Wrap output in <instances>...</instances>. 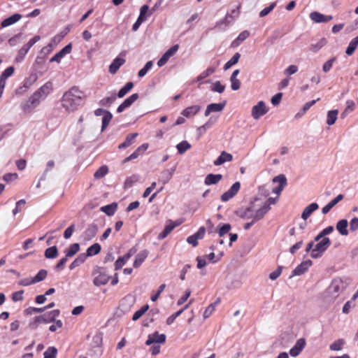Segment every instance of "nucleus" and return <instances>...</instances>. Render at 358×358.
Wrapping results in <instances>:
<instances>
[{
	"mask_svg": "<svg viewBox=\"0 0 358 358\" xmlns=\"http://www.w3.org/2000/svg\"><path fill=\"white\" fill-rule=\"evenodd\" d=\"M48 272L45 269H41L38 273L33 278L34 281L36 283L43 281L47 277Z\"/></svg>",
	"mask_w": 358,
	"mask_h": 358,
	"instance_id": "obj_53",
	"label": "nucleus"
},
{
	"mask_svg": "<svg viewBox=\"0 0 358 358\" xmlns=\"http://www.w3.org/2000/svg\"><path fill=\"white\" fill-rule=\"evenodd\" d=\"M358 229V217H353L350 222V230L355 231Z\"/></svg>",
	"mask_w": 358,
	"mask_h": 358,
	"instance_id": "obj_64",
	"label": "nucleus"
},
{
	"mask_svg": "<svg viewBox=\"0 0 358 358\" xmlns=\"http://www.w3.org/2000/svg\"><path fill=\"white\" fill-rule=\"evenodd\" d=\"M343 197L344 196L342 194L337 195L334 199L322 208V213L324 215L327 214L333 207L343 199Z\"/></svg>",
	"mask_w": 358,
	"mask_h": 358,
	"instance_id": "obj_23",
	"label": "nucleus"
},
{
	"mask_svg": "<svg viewBox=\"0 0 358 358\" xmlns=\"http://www.w3.org/2000/svg\"><path fill=\"white\" fill-rule=\"evenodd\" d=\"M108 173V168L106 165H103L99 167L94 174V177L96 179H100L103 178Z\"/></svg>",
	"mask_w": 358,
	"mask_h": 358,
	"instance_id": "obj_44",
	"label": "nucleus"
},
{
	"mask_svg": "<svg viewBox=\"0 0 358 358\" xmlns=\"http://www.w3.org/2000/svg\"><path fill=\"white\" fill-rule=\"evenodd\" d=\"M98 227L96 224L92 223L87 226L85 231L83 232V238L85 241H89L92 240L97 234Z\"/></svg>",
	"mask_w": 358,
	"mask_h": 358,
	"instance_id": "obj_19",
	"label": "nucleus"
},
{
	"mask_svg": "<svg viewBox=\"0 0 358 358\" xmlns=\"http://www.w3.org/2000/svg\"><path fill=\"white\" fill-rule=\"evenodd\" d=\"M191 148V145L187 141H182L176 145L177 150L179 154H184Z\"/></svg>",
	"mask_w": 358,
	"mask_h": 358,
	"instance_id": "obj_46",
	"label": "nucleus"
},
{
	"mask_svg": "<svg viewBox=\"0 0 358 358\" xmlns=\"http://www.w3.org/2000/svg\"><path fill=\"white\" fill-rule=\"evenodd\" d=\"M224 89H225V86L224 85H222L220 81H216L211 86V90L213 92H218L220 94L224 91Z\"/></svg>",
	"mask_w": 358,
	"mask_h": 358,
	"instance_id": "obj_59",
	"label": "nucleus"
},
{
	"mask_svg": "<svg viewBox=\"0 0 358 358\" xmlns=\"http://www.w3.org/2000/svg\"><path fill=\"white\" fill-rule=\"evenodd\" d=\"M318 208L319 206L317 203H312L309 204L304 208L303 211L302 212L301 218L303 220H306L314 211L318 209Z\"/></svg>",
	"mask_w": 358,
	"mask_h": 358,
	"instance_id": "obj_26",
	"label": "nucleus"
},
{
	"mask_svg": "<svg viewBox=\"0 0 358 358\" xmlns=\"http://www.w3.org/2000/svg\"><path fill=\"white\" fill-rule=\"evenodd\" d=\"M338 111L337 110H329L327 113V124L329 126L334 124L336 120Z\"/></svg>",
	"mask_w": 358,
	"mask_h": 358,
	"instance_id": "obj_43",
	"label": "nucleus"
},
{
	"mask_svg": "<svg viewBox=\"0 0 358 358\" xmlns=\"http://www.w3.org/2000/svg\"><path fill=\"white\" fill-rule=\"evenodd\" d=\"M14 71L15 69L13 66H8L6 68L1 74L0 80L4 81L6 83V79L13 74Z\"/></svg>",
	"mask_w": 358,
	"mask_h": 358,
	"instance_id": "obj_48",
	"label": "nucleus"
},
{
	"mask_svg": "<svg viewBox=\"0 0 358 358\" xmlns=\"http://www.w3.org/2000/svg\"><path fill=\"white\" fill-rule=\"evenodd\" d=\"M128 259H125V256L119 257L115 262V269L119 270L127 263Z\"/></svg>",
	"mask_w": 358,
	"mask_h": 358,
	"instance_id": "obj_60",
	"label": "nucleus"
},
{
	"mask_svg": "<svg viewBox=\"0 0 358 358\" xmlns=\"http://www.w3.org/2000/svg\"><path fill=\"white\" fill-rule=\"evenodd\" d=\"M344 289V283L340 278L334 279L329 287V292L334 296H337Z\"/></svg>",
	"mask_w": 358,
	"mask_h": 358,
	"instance_id": "obj_8",
	"label": "nucleus"
},
{
	"mask_svg": "<svg viewBox=\"0 0 358 358\" xmlns=\"http://www.w3.org/2000/svg\"><path fill=\"white\" fill-rule=\"evenodd\" d=\"M116 98V94L113 92L110 96L101 99L99 101V105L104 107H110L115 102Z\"/></svg>",
	"mask_w": 358,
	"mask_h": 358,
	"instance_id": "obj_32",
	"label": "nucleus"
},
{
	"mask_svg": "<svg viewBox=\"0 0 358 358\" xmlns=\"http://www.w3.org/2000/svg\"><path fill=\"white\" fill-rule=\"evenodd\" d=\"M215 71V67H208L205 71H203L202 73H201L198 77L196 78L197 81H201L203 79L208 77L211 74H213Z\"/></svg>",
	"mask_w": 358,
	"mask_h": 358,
	"instance_id": "obj_50",
	"label": "nucleus"
},
{
	"mask_svg": "<svg viewBox=\"0 0 358 358\" xmlns=\"http://www.w3.org/2000/svg\"><path fill=\"white\" fill-rule=\"evenodd\" d=\"M124 62L125 59L124 58L120 57H116L109 66V72L112 74H115Z\"/></svg>",
	"mask_w": 358,
	"mask_h": 358,
	"instance_id": "obj_25",
	"label": "nucleus"
},
{
	"mask_svg": "<svg viewBox=\"0 0 358 358\" xmlns=\"http://www.w3.org/2000/svg\"><path fill=\"white\" fill-rule=\"evenodd\" d=\"M153 63L152 61L146 62L143 68H142L138 73V76L141 78L145 76L148 71L152 69Z\"/></svg>",
	"mask_w": 358,
	"mask_h": 358,
	"instance_id": "obj_56",
	"label": "nucleus"
},
{
	"mask_svg": "<svg viewBox=\"0 0 358 358\" xmlns=\"http://www.w3.org/2000/svg\"><path fill=\"white\" fill-rule=\"evenodd\" d=\"M166 341V335L164 334H159L157 331L149 334L145 344L150 345L154 343H164Z\"/></svg>",
	"mask_w": 358,
	"mask_h": 358,
	"instance_id": "obj_14",
	"label": "nucleus"
},
{
	"mask_svg": "<svg viewBox=\"0 0 358 358\" xmlns=\"http://www.w3.org/2000/svg\"><path fill=\"white\" fill-rule=\"evenodd\" d=\"M227 101H224L221 103H210L207 106L206 109L204 113V115L206 117L209 116L211 113H217L221 112L223 110L224 106H226Z\"/></svg>",
	"mask_w": 358,
	"mask_h": 358,
	"instance_id": "obj_17",
	"label": "nucleus"
},
{
	"mask_svg": "<svg viewBox=\"0 0 358 358\" xmlns=\"http://www.w3.org/2000/svg\"><path fill=\"white\" fill-rule=\"evenodd\" d=\"M327 41L325 38H321L319 41L315 43H312L310 48V50L314 52H317L320 49H321L325 44Z\"/></svg>",
	"mask_w": 358,
	"mask_h": 358,
	"instance_id": "obj_52",
	"label": "nucleus"
},
{
	"mask_svg": "<svg viewBox=\"0 0 358 358\" xmlns=\"http://www.w3.org/2000/svg\"><path fill=\"white\" fill-rule=\"evenodd\" d=\"M149 308L148 305L142 306L139 310L136 311L133 315L132 320L134 321L138 320Z\"/></svg>",
	"mask_w": 358,
	"mask_h": 358,
	"instance_id": "obj_54",
	"label": "nucleus"
},
{
	"mask_svg": "<svg viewBox=\"0 0 358 358\" xmlns=\"http://www.w3.org/2000/svg\"><path fill=\"white\" fill-rule=\"evenodd\" d=\"M345 341L343 338H339L333 342L330 345L329 348L332 351H340L343 349Z\"/></svg>",
	"mask_w": 358,
	"mask_h": 358,
	"instance_id": "obj_40",
	"label": "nucleus"
},
{
	"mask_svg": "<svg viewBox=\"0 0 358 358\" xmlns=\"http://www.w3.org/2000/svg\"><path fill=\"white\" fill-rule=\"evenodd\" d=\"M277 198H268L264 203L259 208V213H257L258 218L264 217V215L270 210L271 205L276 203Z\"/></svg>",
	"mask_w": 358,
	"mask_h": 358,
	"instance_id": "obj_18",
	"label": "nucleus"
},
{
	"mask_svg": "<svg viewBox=\"0 0 358 358\" xmlns=\"http://www.w3.org/2000/svg\"><path fill=\"white\" fill-rule=\"evenodd\" d=\"M241 188V183L240 182H234L231 187L225 192L224 194L221 196V200L223 202H227L231 199L233 197H234L236 194L238 192Z\"/></svg>",
	"mask_w": 358,
	"mask_h": 358,
	"instance_id": "obj_9",
	"label": "nucleus"
},
{
	"mask_svg": "<svg viewBox=\"0 0 358 358\" xmlns=\"http://www.w3.org/2000/svg\"><path fill=\"white\" fill-rule=\"evenodd\" d=\"M306 345V341L304 338H299L296 341L295 345L290 349L289 354L292 357L298 356L303 350Z\"/></svg>",
	"mask_w": 358,
	"mask_h": 358,
	"instance_id": "obj_21",
	"label": "nucleus"
},
{
	"mask_svg": "<svg viewBox=\"0 0 358 358\" xmlns=\"http://www.w3.org/2000/svg\"><path fill=\"white\" fill-rule=\"evenodd\" d=\"M133 304V300L131 296L123 298L120 303V306L123 311H128Z\"/></svg>",
	"mask_w": 358,
	"mask_h": 358,
	"instance_id": "obj_38",
	"label": "nucleus"
},
{
	"mask_svg": "<svg viewBox=\"0 0 358 358\" xmlns=\"http://www.w3.org/2000/svg\"><path fill=\"white\" fill-rule=\"evenodd\" d=\"M240 57L241 55L238 52L235 53L234 56L224 64V69L227 70L233 65L237 64Z\"/></svg>",
	"mask_w": 358,
	"mask_h": 358,
	"instance_id": "obj_47",
	"label": "nucleus"
},
{
	"mask_svg": "<svg viewBox=\"0 0 358 358\" xmlns=\"http://www.w3.org/2000/svg\"><path fill=\"white\" fill-rule=\"evenodd\" d=\"M38 99H36L31 94L28 99L24 101L20 104V108L25 114H29L34 112V109L40 105Z\"/></svg>",
	"mask_w": 358,
	"mask_h": 358,
	"instance_id": "obj_6",
	"label": "nucleus"
},
{
	"mask_svg": "<svg viewBox=\"0 0 358 358\" xmlns=\"http://www.w3.org/2000/svg\"><path fill=\"white\" fill-rule=\"evenodd\" d=\"M358 45V36L352 38L346 48L345 53L347 55H352Z\"/></svg>",
	"mask_w": 358,
	"mask_h": 358,
	"instance_id": "obj_35",
	"label": "nucleus"
},
{
	"mask_svg": "<svg viewBox=\"0 0 358 358\" xmlns=\"http://www.w3.org/2000/svg\"><path fill=\"white\" fill-rule=\"evenodd\" d=\"M101 245L99 243H94L90 246L85 254L86 257H92L97 255L101 251Z\"/></svg>",
	"mask_w": 358,
	"mask_h": 358,
	"instance_id": "obj_37",
	"label": "nucleus"
},
{
	"mask_svg": "<svg viewBox=\"0 0 358 358\" xmlns=\"http://www.w3.org/2000/svg\"><path fill=\"white\" fill-rule=\"evenodd\" d=\"M268 112V109L264 101H259L258 103L252 107V115L254 119L258 120L261 116Z\"/></svg>",
	"mask_w": 358,
	"mask_h": 358,
	"instance_id": "obj_11",
	"label": "nucleus"
},
{
	"mask_svg": "<svg viewBox=\"0 0 358 358\" xmlns=\"http://www.w3.org/2000/svg\"><path fill=\"white\" fill-rule=\"evenodd\" d=\"M149 252L147 250H141L138 254H137L133 264L134 267L138 268L145 260Z\"/></svg>",
	"mask_w": 358,
	"mask_h": 358,
	"instance_id": "obj_28",
	"label": "nucleus"
},
{
	"mask_svg": "<svg viewBox=\"0 0 358 358\" xmlns=\"http://www.w3.org/2000/svg\"><path fill=\"white\" fill-rule=\"evenodd\" d=\"M117 208V204L116 203H112L110 204L101 207L100 210L108 216H112L116 212Z\"/></svg>",
	"mask_w": 358,
	"mask_h": 358,
	"instance_id": "obj_34",
	"label": "nucleus"
},
{
	"mask_svg": "<svg viewBox=\"0 0 358 358\" xmlns=\"http://www.w3.org/2000/svg\"><path fill=\"white\" fill-rule=\"evenodd\" d=\"M348 224V220L345 219L341 220L337 222L336 228L341 235H342V236H348V230L347 229Z\"/></svg>",
	"mask_w": 358,
	"mask_h": 358,
	"instance_id": "obj_31",
	"label": "nucleus"
},
{
	"mask_svg": "<svg viewBox=\"0 0 358 358\" xmlns=\"http://www.w3.org/2000/svg\"><path fill=\"white\" fill-rule=\"evenodd\" d=\"M310 18L317 23L327 22L333 19L331 15H325L319 12L314 11L310 14Z\"/></svg>",
	"mask_w": 358,
	"mask_h": 358,
	"instance_id": "obj_20",
	"label": "nucleus"
},
{
	"mask_svg": "<svg viewBox=\"0 0 358 358\" xmlns=\"http://www.w3.org/2000/svg\"><path fill=\"white\" fill-rule=\"evenodd\" d=\"M312 261L309 259L302 262L292 271V273L290 275V278L303 274L312 266Z\"/></svg>",
	"mask_w": 358,
	"mask_h": 358,
	"instance_id": "obj_13",
	"label": "nucleus"
},
{
	"mask_svg": "<svg viewBox=\"0 0 358 358\" xmlns=\"http://www.w3.org/2000/svg\"><path fill=\"white\" fill-rule=\"evenodd\" d=\"M52 90V83L48 81L43 85L41 87H39L36 92H34L32 95L36 99H38V101L41 103L42 101L45 99L48 94H50Z\"/></svg>",
	"mask_w": 358,
	"mask_h": 358,
	"instance_id": "obj_7",
	"label": "nucleus"
},
{
	"mask_svg": "<svg viewBox=\"0 0 358 358\" xmlns=\"http://www.w3.org/2000/svg\"><path fill=\"white\" fill-rule=\"evenodd\" d=\"M331 245V241L329 238H323L320 241L312 250L310 256L312 258L317 259L320 257Z\"/></svg>",
	"mask_w": 358,
	"mask_h": 358,
	"instance_id": "obj_4",
	"label": "nucleus"
},
{
	"mask_svg": "<svg viewBox=\"0 0 358 358\" xmlns=\"http://www.w3.org/2000/svg\"><path fill=\"white\" fill-rule=\"evenodd\" d=\"M240 8L241 5H238L236 8L231 10L230 13H227L226 17L223 20H221L216 23L215 27H220L223 24L231 23L234 18L237 17L239 15Z\"/></svg>",
	"mask_w": 358,
	"mask_h": 358,
	"instance_id": "obj_10",
	"label": "nucleus"
},
{
	"mask_svg": "<svg viewBox=\"0 0 358 358\" xmlns=\"http://www.w3.org/2000/svg\"><path fill=\"white\" fill-rule=\"evenodd\" d=\"M176 226L171 220H169V223L165 226L163 231L158 235L157 238L159 240L165 238Z\"/></svg>",
	"mask_w": 358,
	"mask_h": 358,
	"instance_id": "obj_33",
	"label": "nucleus"
},
{
	"mask_svg": "<svg viewBox=\"0 0 358 358\" xmlns=\"http://www.w3.org/2000/svg\"><path fill=\"white\" fill-rule=\"evenodd\" d=\"M273 182H278V186L272 189V192L279 195L287 185V178L283 174L278 175L273 178Z\"/></svg>",
	"mask_w": 358,
	"mask_h": 358,
	"instance_id": "obj_12",
	"label": "nucleus"
},
{
	"mask_svg": "<svg viewBox=\"0 0 358 358\" xmlns=\"http://www.w3.org/2000/svg\"><path fill=\"white\" fill-rule=\"evenodd\" d=\"M112 118L113 115L110 111L107 110L105 112L102 117L101 131H103L107 128Z\"/></svg>",
	"mask_w": 358,
	"mask_h": 358,
	"instance_id": "obj_39",
	"label": "nucleus"
},
{
	"mask_svg": "<svg viewBox=\"0 0 358 358\" xmlns=\"http://www.w3.org/2000/svg\"><path fill=\"white\" fill-rule=\"evenodd\" d=\"M257 213H259V209H255L252 206H249L245 208H240L236 211V215L243 220L251 219L253 222H257L262 220L263 217L258 218Z\"/></svg>",
	"mask_w": 358,
	"mask_h": 358,
	"instance_id": "obj_3",
	"label": "nucleus"
},
{
	"mask_svg": "<svg viewBox=\"0 0 358 358\" xmlns=\"http://www.w3.org/2000/svg\"><path fill=\"white\" fill-rule=\"evenodd\" d=\"M201 109V107L199 105H194L184 109L181 115L185 117H190L192 116L195 115Z\"/></svg>",
	"mask_w": 358,
	"mask_h": 358,
	"instance_id": "obj_29",
	"label": "nucleus"
},
{
	"mask_svg": "<svg viewBox=\"0 0 358 358\" xmlns=\"http://www.w3.org/2000/svg\"><path fill=\"white\" fill-rule=\"evenodd\" d=\"M41 36L38 35L35 36L32 38H31L27 43H26L24 45H23L17 52V54L15 57V61L17 63L22 62L27 52H29V49L38 41H40Z\"/></svg>",
	"mask_w": 358,
	"mask_h": 358,
	"instance_id": "obj_5",
	"label": "nucleus"
},
{
	"mask_svg": "<svg viewBox=\"0 0 358 358\" xmlns=\"http://www.w3.org/2000/svg\"><path fill=\"white\" fill-rule=\"evenodd\" d=\"M84 97V93L78 87L73 86L64 93L61 103L62 106L69 113L76 110Z\"/></svg>",
	"mask_w": 358,
	"mask_h": 358,
	"instance_id": "obj_1",
	"label": "nucleus"
},
{
	"mask_svg": "<svg viewBox=\"0 0 358 358\" xmlns=\"http://www.w3.org/2000/svg\"><path fill=\"white\" fill-rule=\"evenodd\" d=\"M80 250V245L78 243L71 244L68 249L65 250L66 257H71L75 255Z\"/></svg>",
	"mask_w": 358,
	"mask_h": 358,
	"instance_id": "obj_42",
	"label": "nucleus"
},
{
	"mask_svg": "<svg viewBox=\"0 0 358 358\" xmlns=\"http://www.w3.org/2000/svg\"><path fill=\"white\" fill-rule=\"evenodd\" d=\"M21 18H22V15L20 14H19V13L13 14V15L3 20L1 23V26L2 28L9 27L10 25L14 24L17 22H18Z\"/></svg>",
	"mask_w": 358,
	"mask_h": 358,
	"instance_id": "obj_24",
	"label": "nucleus"
},
{
	"mask_svg": "<svg viewBox=\"0 0 358 358\" xmlns=\"http://www.w3.org/2000/svg\"><path fill=\"white\" fill-rule=\"evenodd\" d=\"M59 310L56 309L44 313L34 318V321L30 322L29 325L32 329H36L41 323H50L55 321V318L59 316Z\"/></svg>",
	"mask_w": 358,
	"mask_h": 358,
	"instance_id": "obj_2",
	"label": "nucleus"
},
{
	"mask_svg": "<svg viewBox=\"0 0 358 358\" xmlns=\"http://www.w3.org/2000/svg\"><path fill=\"white\" fill-rule=\"evenodd\" d=\"M172 178L171 172H168V170H164L161 173V178L159 181L163 185L166 184Z\"/></svg>",
	"mask_w": 358,
	"mask_h": 358,
	"instance_id": "obj_57",
	"label": "nucleus"
},
{
	"mask_svg": "<svg viewBox=\"0 0 358 358\" xmlns=\"http://www.w3.org/2000/svg\"><path fill=\"white\" fill-rule=\"evenodd\" d=\"M72 50L71 43H69L64 47L60 51L56 53L50 60V62L59 63L62 59L66 55L69 54Z\"/></svg>",
	"mask_w": 358,
	"mask_h": 358,
	"instance_id": "obj_16",
	"label": "nucleus"
},
{
	"mask_svg": "<svg viewBox=\"0 0 358 358\" xmlns=\"http://www.w3.org/2000/svg\"><path fill=\"white\" fill-rule=\"evenodd\" d=\"M233 156L231 154L222 151L220 156L214 161L213 164L215 166H220L225 162H229L232 161Z\"/></svg>",
	"mask_w": 358,
	"mask_h": 358,
	"instance_id": "obj_22",
	"label": "nucleus"
},
{
	"mask_svg": "<svg viewBox=\"0 0 358 358\" xmlns=\"http://www.w3.org/2000/svg\"><path fill=\"white\" fill-rule=\"evenodd\" d=\"M37 79L38 76L36 73L31 74L24 80L23 87L25 88H29L37 80Z\"/></svg>",
	"mask_w": 358,
	"mask_h": 358,
	"instance_id": "obj_51",
	"label": "nucleus"
},
{
	"mask_svg": "<svg viewBox=\"0 0 358 358\" xmlns=\"http://www.w3.org/2000/svg\"><path fill=\"white\" fill-rule=\"evenodd\" d=\"M188 306L189 304H187L183 308L179 310L178 311L169 316L166 320V324L168 325H171L175 321V320L179 317L185 309L188 308Z\"/></svg>",
	"mask_w": 358,
	"mask_h": 358,
	"instance_id": "obj_49",
	"label": "nucleus"
},
{
	"mask_svg": "<svg viewBox=\"0 0 358 358\" xmlns=\"http://www.w3.org/2000/svg\"><path fill=\"white\" fill-rule=\"evenodd\" d=\"M109 276L105 272H100L99 274L94 278L93 283L95 286L104 285L108 283Z\"/></svg>",
	"mask_w": 358,
	"mask_h": 358,
	"instance_id": "obj_27",
	"label": "nucleus"
},
{
	"mask_svg": "<svg viewBox=\"0 0 358 358\" xmlns=\"http://www.w3.org/2000/svg\"><path fill=\"white\" fill-rule=\"evenodd\" d=\"M134 87V83L132 82H128L126 85L122 87L118 93L116 94V96L119 98L124 97Z\"/></svg>",
	"mask_w": 358,
	"mask_h": 358,
	"instance_id": "obj_41",
	"label": "nucleus"
},
{
	"mask_svg": "<svg viewBox=\"0 0 358 358\" xmlns=\"http://www.w3.org/2000/svg\"><path fill=\"white\" fill-rule=\"evenodd\" d=\"M222 178L221 174L210 173L205 178L204 183L206 185H215L219 182Z\"/></svg>",
	"mask_w": 358,
	"mask_h": 358,
	"instance_id": "obj_30",
	"label": "nucleus"
},
{
	"mask_svg": "<svg viewBox=\"0 0 358 358\" xmlns=\"http://www.w3.org/2000/svg\"><path fill=\"white\" fill-rule=\"evenodd\" d=\"M138 180V176L137 175H133L125 180L124 187H131L134 183L137 182Z\"/></svg>",
	"mask_w": 358,
	"mask_h": 358,
	"instance_id": "obj_61",
	"label": "nucleus"
},
{
	"mask_svg": "<svg viewBox=\"0 0 358 358\" xmlns=\"http://www.w3.org/2000/svg\"><path fill=\"white\" fill-rule=\"evenodd\" d=\"M86 255L85 253L80 254L70 264L69 268L71 270L74 269L75 268L79 266L80 264L84 263L86 260Z\"/></svg>",
	"mask_w": 358,
	"mask_h": 358,
	"instance_id": "obj_36",
	"label": "nucleus"
},
{
	"mask_svg": "<svg viewBox=\"0 0 358 358\" xmlns=\"http://www.w3.org/2000/svg\"><path fill=\"white\" fill-rule=\"evenodd\" d=\"M276 6V2L272 3L269 6L264 8L259 12V17H264L269 14Z\"/></svg>",
	"mask_w": 358,
	"mask_h": 358,
	"instance_id": "obj_58",
	"label": "nucleus"
},
{
	"mask_svg": "<svg viewBox=\"0 0 358 358\" xmlns=\"http://www.w3.org/2000/svg\"><path fill=\"white\" fill-rule=\"evenodd\" d=\"M138 133L129 134V135L127 136L125 141L124 142L129 147L134 143L135 139L138 136Z\"/></svg>",
	"mask_w": 358,
	"mask_h": 358,
	"instance_id": "obj_63",
	"label": "nucleus"
},
{
	"mask_svg": "<svg viewBox=\"0 0 358 358\" xmlns=\"http://www.w3.org/2000/svg\"><path fill=\"white\" fill-rule=\"evenodd\" d=\"M57 354V350L55 347H49L45 351L43 358H56Z\"/></svg>",
	"mask_w": 358,
	"mask_h": 358,
	"instance_id": "obj_55",
	"label": "nucleus"
},
{
	"mask_svg": "<svg viewBox=\"0 0 358 358\" xmlns=\"http://www.w3.org/2000/svg\"><path fill=\"white\" fill-rule=\"evenodd\" d=\"M231 229V225L229 224H222L219 230H218V234L220 237L223 236L224 235L229 233V231Z\"/></svg>",
	"mask_w": 358,
	"mask_h": 358,
	"instance_id": "obj_62",
	"label": "nucleus"
},
{
	"mask_svg": "<svg viewBox=\"0 0 358 358\" xmlns=\"http://www.w3.org/2000/svg\"><path fill=\"white\" fill-rule=\"evenodd\" d=\"M58 255V250L56 246L47 248L45 251V257L48 259H54Z\"/></svg>",
	"mask_w": 358,
	"mask_h": 358,
	"instance_id": "obj_45",
	"label": "nucleus"
},
{
	"mask_svg": "<svg viewBox=\"0 0 358 358\" xmlns=\"http://www.w3.org/2000/svg\"><path fill=\"white\" fill-rule=\"evenodd\" d=\"M138 94L135 93L127 97L117 108V113H121L126 108L130 107L138 99Z\"/></svg>",
	"mask_w": 358,
	"mask_h": 358,
	"instance_id": "obj_15",
	"label": "nucleus"
}]
</instances>
